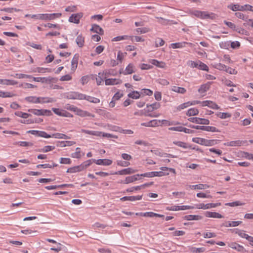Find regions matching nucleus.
<instances>
[{
    "mask_svg": "<svg viewBox=\"0 0 253 253\" xmlns=\"http://www.w3.org/2000/svg\"><path fill=\"white\" fill-rule=\"evenodd\" d=\"M28 133H30L33 135H35L37 136L44 137V138H49V134H48L46 132L43 131H40L36 130H30L27 132Z\"/></svg>",
    "mask_w": 253,
    "mask_h": 253,
    "instance_id": "7",
    "label": "nucleus"
},
{
    "mask_svg": "<svg viewBox=\"0 0 253 253\" xmlns=\"http://www.w3.org/2000/svg\"><path fill=\"white\" fill-rule=\"evenodd\" d=\"M128 96L132 99H137L140 98V94L138 91H133L128 94Z\"/></svg>",
    "mask_w": 253,
    "mask_h": 253,
    "instance_id": "37",
    "label": "nucleus"
},
{
    "mask_svg": "<svg viewBox=\"0 0 253 253\" xmlns=\"http://www.w3.org/2000/svg\"><path fill=\"white\" fill-rule=\"evenodd\" d=\"M235 15L237 17L240 18V19H242L244 20H245V21H248V18L246 17L244 14L241 12H236L235 13Z\"/></svg>",
    "mask_w": 253,
    "mask_h": 253,
    "instance_id": "60",
    "label": "nucleus"
},
{
    "mask_svg": "<svg viewBox=\"0 0 253 253\" xmlns=\"http://www.w3.org/2000/svg\"><path fill=\"white\" fill-rule=\"evenodd\" d=\"M207 131L219 132V130L214 126H204V130Z\"/></svg>",
    "mask_w": 253,
    "mask_h": 253,
    "instance_id": "49",
    "label": "nucleus"
},
{
    "mask_svg": "<svg viewBox=\"0 0 253 253\" xmlns=\"http://www.w3.org/2000/svg\"><path fill=\"white\" fill-rule=\"evenodd\" d=\"M16 143L22 147H31L33 145V143L26 141H19Z\"/></svg>",
    "mask_w": 253,
    "mask_h": 253,
    "instance_id": "43",
    "label": "nucleus"
},
{
    "mask_svg": "<svg viewBox=\"0 0 253 253\" xmlns=\"http://www.w3.org/2000/svg\"><path fill=\"white\" fill-rule=\"evenodd\" d=\"M209 89V86L207 84H203L198 89V92L201 94L205 93Z\"/></svg>",
    "mask_w": 253,
    "mask_h": 253,
    "instance_id": "44",
    "label": "nucleus"
},
{
    "mask_svg": "<svg viewBox=\"0 0 253 253\" xmlns=\"http://www.w3.org/2000/svg\"><path fill=\"white\" fill-rule=\"evenodd\" d=\"M213 15L214 14H213L212 13L210 14L207 12L201 11V13L200 14L199 18L201 19H213Z\"/></svg>",
    "mask_w": 253,
    "mask_h": 253,
    "instance_id": "22",
    "label": "nucleus"
},
{
    "mask_svg": "<svg viewBox=\"0 0 253 253\" xmlns=\"http://www.w3.org/2000/svg\"><path fill=\"white\" fill-rule=\"evenodd\" d=\"M93 163L98 165L110 166L112 164V161L110 159L93 160Z\"/></svg>",
    "mask_w": 253,
    "mask_h": 253,
    "instance_id": "10",
    "label": "nucleus"
},
{
    "mask_svg": "<svg viewBox=\"0 0 253 253\" xmlns=\"http://www.w3.org/2000/svg\"><path fill=\"white\" fill-rule=\"evenodd\" d=\"M241 223L242 221H228L225 223L224 226L226 227H236L241 224Z\"/></svg>",
    "mask_w": 253,
    "mask_h": 253,
    "instance_id": "36",
    "label": "nucleus"
},
{
    "mask_svg": "<svg viewBox=\"0 0 253 253\" xmlns=\"http://www.w3.org/2000/svg\"><path fill=\"white\" fill-rule=\"evenodd\" d=\"M65 11L67 12H75L77 11V6L71 5L68 6L65 8Z\"/></svg>",
    "mask_w": 253,
    "mask_h": 253,
    "instance_id": "57",
    "label": "nucleus"
},
{
    "mask_svg": "<svg viewBox=\"0 0 253 253\" xmlns=\"http://www.w3.org/2000/svg\"><path fill=\"white\" fill-rule=\"evenodd\" d=\"M140 176V174H137L132 176H127L126 177L125 181H121V183L128 184L133 181L138 180V177Z\"/></svg>",
    "mask_w": 253,
    "mask_h": 253,
    "instance_id": "11",
    "label": "nucleus"
},
{
    "mask_svg": "<svg viewBox=\"0 0 253 253\" xmlns=\"http://www.w3.org/2000/svg\"><path fill=\"white\" fill-rule=\"evenodd\" d=\"M60 163L63 164H70L71 160L69 158H61Z\"/></svg>",
    "mask_w": 253,
    "mask_h": 253,
    "instance_id": "61",
    "label": "nucleus"
},
{
    "mask_svg": "<svg viewBox=\"0 0 253 253\" xmlns=\"http://www.w3.org/2000/svg\"><path fill=\"white\" fill-rule=\"evenodd\" d=\"M173 143L177 145V146L182 147L183 148H191L190 145H188V144H187L185 142H182V141H174L173 142Z\"/></svg>",
    "mask_w": 253,
    "mask_h": 253,
    "instance_id": "38",
    "label": "nucleus"
},
{
    "mask_svg": "<svg viewBox=\"0 0 253 253\" xmlns=\"http://www.w3.org/2000/svg\"><path fill=\"white\" fill-rule=\"evenodd\" d=\"M225 71L231 75H236L237 74V71L236 70L230 67L226 66Z\"/></svg>",
    "mask_w": 253,
    "mask_h": 253,
    "instance_id": "54",
    "label": "nucleus"
},
{
    "mask_svg": "<svg viewBox=\"0 0 253 253\" xmlns=\"http://www.w3.org/2000/svg\"><path fill=\"white\" fill-rule=\"evenodd\" d=\"M199 114V110L195 108L189 109L186 115L188 116H196Z\"/></svg>",
    "mask_w": 253,
    "mask_h": 253,
    "instance_id": "34",
    "label": "nucleus"
},
{
    "mask_svg": "<svg viewBox=\"0 0 253 253\" xmlns=\"http://www.w3.org/2000/svg\"><path fill=\"white\" fill-rule=\"evenodd\" d=\"M205 215L207 217L221 218L223 216L220 213L216 212L206 211Z\"/></svg>",
    "mask_w": 253,
    "mask_h": 253,
    "instance_id": "16",
    "label": "nucleus"
},
{
    "mask_svg": "<svg viewBox=\"0 0 253 253\" xmlns=\"http://www.w3.org/2000/svg\"><path fill=\"white\" fill-rule=\"evenodd\" d=\"M161 105L158 102H155L152 104L150 105H147V107H151L152 108V109H148L147 112H152L154 110H156L159 109Z\"/></svg>",
    "mask_w": 253,
    "mask_h": 253,
    "instance_id": "30",
    "label": "nucleus"
},
{
    "mask_svg": "<svg viewBox=\"0 0 253 253\" xmlns=\"http://www.w3.org/2000/svg\"><path fill=\"white\" fill-rule=\"evenodd\" d=\"M55 148V147L54 146L47 145L44 146L42 149H38L37 151L46 153L52 151L54 150Z\"/></svg>",
    "mask_w": 253,
    "mask_h": 253,
    "instance_id": "35",
    "label": "nucleus"
},
{
    "mask_svg": "<svg viewBox=\"0 0 253 253\" xmlns=\"http://www.w3.org/2000/svg\"><path fill=\"white\" fill-rule=\"evenodd\" d=\"M209 187V185L203 184H199L191 186V188H193L194 189H204Z\"/></svg>",
    "mask_w": 253,
    "mask_h": 253,
    "instance_id": "40",
    "label": "nucleus"
},
{
    "mask_svg": "<svg viewBox=\"0 0 253 253\" xmlns=\"http://www.w3.org/2000/svg\"><path fill=\"white\" fill-rule=\"evenodd\" d=\"M68 98L71 99L83 100L84 98V94L78 92H71L68 93Z\"/></svg>",
    "mask_w": 253,
    "mask_h": 253,
    "instance_id": "6",
    "label": "nucleus"
},
{
    "mask_svg": "<svg viewBox=\"0 0 253 253\" xmlns=\"http://www.w3.org/2000/svg\"><path fill=\"white\" fill-rule=\"evenodd\" d=\"M137 171V169H134L130 168H128L118 171H116L114 173V174H119V175H126V174H130L132 173H134Z\"/></svg>",
    "mask_w": 253,
    "mask_h": 253,
    "instance_id": "8",
    "label": "nucleus"
},
{
    "mask_svg": "<svg viewBox=\"0 0 253 253\" xmlns=\"http://www.w3.org/2000/svg\"><path fill=\"white\" fill-rule=\"evenodd\" d=\"M15 115L17 116L21 117L22 118L26 119L31 116V115L26 113H23L21 111H17L15 112Z\"/></svg>",
    "mask_w": 253,
    "mask_h": 253,
    "instance_id": "39",
    "label": "nucleus"
},
{
    "mask_svg": "<svg viewBox=\"0 0 253 253\" xmlns=\"http://www.w3.org/2000/svg\"><path fill=\"white\" fill-rule=\"evenodd\" d=\"M157 18L159 20V22L164 25H167L168 24H177V22L174 21L173 20L170 21L169 20L165 19L162 17H157Z\"/></svg>",
    "mask_w": 253,
    "mask_h": 253,
    "instance_id": "19",
    "label": "nucleus"
},
{
    "mask_svg": "<svg viewBox=\"0 0 253 253\" xmlns=\"http://www.w3.org/2000/svg\"><path fill=\"white\" fill-rule=\"evenodd\" d=\"M216 236L215 233L212 232H207L204 233V237L205 238H210L215 237Z\"/></svg>",
    "mask_w": 253,
    "mask_h": 253,
    "instance_id": "62",
    "label": "nucleus"
},
{
    "mask_svg": "<svg viewBox=\"0 0 253 253\" xmlns=\"http://www.w3.org/2000/svg\"><path fill=\"white\" fill-rule=\"evenodd\" d=\"M199 66H198V69L200 70H202L204 71H208L209 70V67L207 65L204 64V63L199 61Z\"/></svg>",
    "mask_w": 253,
    "mask_h": 253,
    "instance_id": "52",
    "label": "nucleus"
},
{
    "mask_svg": "<svg viewBox=\"0 0 253 253\" xmlns=\"http://www.w3.org/2000/svg\"><path fill=\"white\" fill-rule=\"evenodd\" d=\"M158 83L163 85H168L169 83L168 81L164 79H160L158 80Z\"/></svg>",
    "mask_w": 253,
    "mask_h": 253,
    "instance_id": "64",
    "label": "nucleus"
},
{
    "mask_svg": "<svg viewBox=\"0 0 253 253\" xmlns=\"http://www.w3.org/2000/svg\"><path fill=\"white\" fill-rule=\"evenodd\" d=\"M123 96V93L120 92H116L113 97V99L116 101L119 100Z\"/></svg>",
    "mask_w": 253,
    "mask_h": 253,
    "instance_id": "63",
    "label": "nucleus"
},
{
    "mask_svg": "<svg viewBox=\"0 0 253 253\" xmlns=\"http://www.w3.org/2000/svg\"><path fill=\"white\" fill-rule=\"evenodd\" d=\"M83 169L81 168V167L80 165L75 166L70 168H69L67 170V172L69 173H75L76 172H80L82 171Z\"/></svg>",
    "mask_w": 253,
    "mask_h": 253,
    "instance_id": "29",
    "label": "nucleus"
},
{
    "mask_svg": "<svg viewBox=\"0 0 253 253\" xmlns=\"http://www.w3.org/2000/svg\"><path fill=\"white\" fill-rule=\"evenodd\" d=\"M220 203H209V204H200L196 205V208L198 209H209L212 208H215L217 206H220Z\"/></svg>",
    "mask_w": 253,
    "mask_h": 253,
    "instance_id": "4",
    "label": "nucleus"
},
{
    "mask_svg": "<svg viewBox=\"0 0 253 253\" xmlns=\"http://www.w3.org/2000/svg\"><path fill=\"white\" fill-rule=\"evenodd\" d=\"M81 131L83 133L91 135H94V136H100L101 134H102V132L98 131H92V130H86L84 129H82Z\"/></svg>",
    "mask_w": 253,
    "mask_h": 253,
    "instance_id": "21",
    "label": "nucleus"
},
{
    "mask_svg": "<svg viewBox=\"0 0 253 253\" xmlns=\"http://www.w3.org/2000/svg\"><path fill=\"white\" fill-rule=\"evenodd\" d=\"M76 42L79 47H83L84 43V38L81 35H79L76 39Z\"/></svg>",
    "mask_w": 253,
    "mask_h": 253,
    "instance_id": "28",
    "label": "nucleus"
},
{
    "mask_svg": "<svg viewBox=\"0 0 253 253\" xmlns=\"http://www.w3.org/2000/svg\"><path fill=\"white\" fill-rule=\"evenodd\" d=\"M134 72H135V67L133 64L130 63L126 66L125 71L122 73L125 75H126Z\"/></svg>",
    "mask_w": 253,
    "mask_h": 253,
    "instance_id": "12",
    "label": "nucleus"
},
{
    "mask_svg": "<svg viewBox=\"0 0 253 253\" xmlns=\"http://www.w3.org/2000/svg\"><path fill=\"white\" fill-rule=\"evenodd\" d=\"M244 142L240 140H235L227 142L225 144L229 146H240L243 144Z\"/></svg>",
    "mask_w": 253,
    "mask_h": 253,
    "instance_id": "27",
    "label": "nucleus"
},
{
    "mask_svg": "<svg viewBox=\"0 0 253 253\" xmlns=\"http://www.w3.org/2000/svg\"><path fill=\"white\" fill-rule=\"evenodd\" d=\"M81 157L80 154V148L78 147L76 148V152L72 154V157L76 158H80Z\"/></svg>",
    "mask_w": 253,
    "mask_h": 253,
    "instance_id": "56",
    "label": "nucleus"
},
{
    "mask_svg": "<svg viewBox=\"0 0 253 253\" xmlns=\"http://www.w3.org/2000/svg\"><path fill=\"white\" fill-rule=\"evenodd\" d=\"M161 124V120H153L148 123H143L141 124V126L146 127H155L159 126Z\"/></svg>",
    "mask_w": 253,
    "mask_h": 253,
    "instance_id": "9",
    "label": "nucleus"
},
{
    "mask_svg": "<svg viewBox=\"0 0 253 253\" xmlns=\"http://www.w3.org/2000/svg\"><path fill=\"white\" fill-rule=\"evenodd\" d=\"M90 31L100 35H102L104 34V31L103 29L97 24H93L92 25V28L90 29Z\"/></svg>",
    "mask_w": 253,
    "mask_h": 253,
    "instance_id": "17",
    "label": "nucleus"
},
{
    "mask_svg": "<svg viewBox=\"0 0 253 253\" xmlns=\"http://www.w3.org/2000/svg\"><path fill=\"white\" fill-rule=\"evenodd\" d=\"M183 127H183L182 126H174V127H169V130L183 132Z\"/></svg>",
    "mask_w": 253,
    "mask_h": 253,
    "instance_id": "58",
    "label": "nucleus"
},
{
    "mask_svg": "<svg viewBox=\"0 0 253 253\" xmlns=\"http://www.w3.org/2000/svg\"><path fill=\"white\" fill-rule=\"evenodd\" d=\"M79 58V55L78 54H76L71 62V70L74 71L77 68L78 60Z\"/></svg>",
    "mask_w": 253,
    "mask_h": 253,
    "instance_id": "18",
    "label": "nucleus"
},
{
    "mask_svg": "<svg viewBox=\"0 0 253 253\" xmlns=\"http://www.w3.org/2000/svg\"><path fill=\"white\" fill-rule=\"evenodd\" d=\"M15 96V94L10 92H4V91H0V97L5 98V97H11Z\"/></svg>",
    "mask_w": 253,
    "mask_h": 253,
    "instance_id": "41",
    "label": "nucleus"
},
{
    "mask_svg": "<svg viewBox=\"0 0 253 253\" xmlns=\"http://www.w3.org/2000/svg\"><path fill=\"white\" fill-rule=\"evenodd\" d=\"M171 90L181 94H184L186 91V90L184 87H178L175 86H173L172 87Z\"/></svg>",
    "mask_w": 253,
    "mask_h": 253,
    "instance_id": "32",
    "label": "nucleus"
},
{
    "mask_svg": "<svg viewBox=\"0 0 253 253\" xmlns=\"http://www.w3.org/2000/svg\"><path fill=\"white\" fill-rule=\"evenodd\" d=\"M150 62L157 67L161 68H164L166 67V63L164 62H160L155 59H152L150 61Z\"/></svg>",
    "mask_w": 253,
    "mask_h": 253,
    "instance_id": "25",
    "label": "nucleus"
},
{
    "mask_svg": "<svg viewBox=\"0 0 253 253\" xmlns=\"http://www.w3.org/2000/svg\"><path fill=\"white\" fill-rule=\"evenodd\" d=\"M93 160H94L93 159H92L87 160V161L84 162V163H83L81 165H80L83 170L84 169H86L89 166H90L92 164V163L93 162Z\"/></svg>",
    "mask_w": 253,
    "mask_h": 253,
    "instance_id": "33",
    "label": "nucleus"
},
{
    "mask_svg": "<svg viewBox=\"0 0 253 253\" xmlns=\"http://www.w3.org/2000/svg\"><path fill=\"white\" fill-rule=\"evenodd\" d=\"M192 141L194 143L204 145V144L205 143V139L199 137H194L192 138Z\"/></svg>",
    "mask_w": 253,
    "mask_h": 253,
    "instance_id": "42",
    "label": "nucleus"
},
{
    "mask_svg": "<svg viewBox=\"0 0 253 253\" xmlns=\"http://www.w3.org/2000/svg\"><path fill=\"white\" fill-rule=\"evenodd\" d=\"M184 219L187 220H199L203 218V216L199 215H187L183 217Z\"/></svg>",
    "mask_w": 253,
    "mask_h": 253,
    "instance_id": "20",
    "label": "nucleus"
},
{
    "mask_svg": "<svg viewBox=\"0 0 253 253\" xmlns=\"http://www.w3.org/2000/svg\"><path fill=\"white\" fill-rule=\"evenodd\" d=\"M188 120L189 122L198 124L209 125L210 124L209 120L197 117L189 118L188 119Z\"/></svg>",
    "mask_w": 253,
    "mask_h": 253,
    "instance_id": "3",
    "label": "nucleus"
},
{
    "mask_svg": "<svg viewBox=\"0 0 253 253\" xmlns=\"http://www.w3.org/2000/svg\"><path fill=\"white\" fill-rule=\"evenodd\" d=\"M83 16V13L82 12H79L76 14H72L69 18V21L71 23L75 24H79L80 23V19Z\"/></svg>",
    "mask_w": 253,
    "mask_h": 253,
    "instance_id": "5",
    "label": "nucleus"
},
{
    "mask_svg": "<svg viewBox=\"0 0 253 253\" xmlns=\"http://www.w3.org/2000/svg\"><path fill=\"white\" fill-rule=\"evenodd\" d=\"M226 66H227L225 65L224 64L220 63H217L214 65V67L216 69L221 71H225L226 68Z\"/></svg>",
    "mask_w": 253,
    "mask_h": 253,
    "instance_id": "53",
    "label": "nucleus"
},
{
    "mask_svg": "<svg viewBox=\"0 0 253 253\" xmlns=\"http://www.w3.org/2000/svg\"><path fill=\"white\" fill-rule=\"evenodd\" d=\"M122 83V81L120 79H108L105 80V84L106 85L118 84H121Z\"/></svg>",
    "mask_w": 253,
    "mask_h": 253,
    "instance_id": "14",
    "label": "nucleus"
},
{
    "mask_svg": "<svg viewBox=\"0 0 253 253\" xmlns=\"http://www.w3.org/2000/svg\"><path fill=\"white\" fill-rule=\"evenodd\" d=\"M84 99L86 100L91 103H93L95 104L99 103L100 101V99L97 98L86 95L85 94H84Z\"/></svg>",
    "mask_w": 253,
    "mask_h": 253,
    "instance_id": "24",
    "label": "nucleus"
},
{
    "mask_svg": "<svg viewBox=\"0 0 253 253\" xmlns=\"http://www.w3.org/2000/svg\"><path fill=\"white\" fill-rule=\"evenodd\" d=\"M3 84L5 85H14L17 84L18 82L15 80H8V79H4Z\"/></svg>",
    "mask_w": 253,
    "mask_h": 253,
    "instance_id": "47",
    "label": "nucleus"
},
{
    "mask_svg": "<svg viewBox=\"0 0 253 253\" xmlns=\"http://www.w3.org/2000/svg\"><path fill=\"white\" fill-rule=\"evenodd\" d=\"M217 115L221 119H226V118H230L231 116V115L228 113L220 112Z\"/></svg>",
    "mask_w": 253,
    "mask_h": 253,
    "instance_id": "59",
    "label": "nucleus"
},
{
    "mask_svg": "<svg viewBox=\"0 0 253 253\" xmlns=\"http://www.w3.org/2000/svg\"><path fill=\"white\" fill-rule=\"evenodd\" d=\"M178 124H180V123H179V122L173 123V122H170L166 120H161V124H160L161 125L160 126H161L162 125H164L165 126H171V125H178Z\"/></svg>",
    "mask_w": 253,
    "mask_h": 253,
    "instance_id": "45",
    "label": "nucleus"
},
{
    "mask_svg": "<svg viewBox=\"0 0 253 253\" xmlns=\"http://www.w3.org/2000/svg\"><path fill=\"white\" fill-rule=\"evenodd\" d=\"M186 44H191L186 42H176L171 44V47L173 48H178L185 46Z\"/></svg>",
    "mask_w": 253,
    "mask_h": 253,
    "instance_id": "31",
    "label": "nucleus"
},
{
    "mask_svg": "<svg viewBox=\"0 0 253 253\" xmlns=\"http://www.w3.org/2000/svg\"><path fill=\"white\" fill-rule=\"evenodd\" d=\"M41 98L40 102L39 103H52L56 101V99L54 98L45 97Z\"/></svg>",
    "mask_w": 253,
    "mask_h": 253,
    "instance_id": "23",
    "label": "nucleus"
},
{
    "mask_svg": "<svg viewBox=\"0 0 253 253\" xmlns=\"http://www.w3.org/2000/svg\"><path fill=\"white\" fill-rule=\"evenodd\" d=\"M19 86L24 88H33L36 87V85L29 83L21 84Z\"/></svg>",
    "mask_w": 253,
    "mask_h": 253,
    "instance_id": "51",
    "label": "nucleus"
},
{
    "mask_svg": "<svg viewBox=\"0 0 253 253\" xmlns=\"http://www.w3.org/2000/svg\"><path fill=\"white\" fill-rule=\"evenodd\" d=\"M61 13H56L52 14H41V20H51L61 16Z\"/></svg>",
    "mask_w": 253,
    "mask_h": 253,
    "instance_id": "2",
    "label": "nucleus"
},
{
    "mask_svg": "<svg viewBox=\"0 0 253 253\" xmlns=\"http://www.w3.org/2000/svg\"><path fill=\"white\" fill-rule=\"evenodd\" d=\"M189 106H190V104H189V102L188 101L187 102H185L182 104H180V105L177 106L176 109L178 111H181V110L184 109Z\"/></svg>",
    "mask_w": 253,
    "mask_h": 253,
    "instance_id": "50",
    "label": "nucleus"
},
{
    "mask_svg": "<svg viewBox=\"0 0 253 253\" xmlns=\"http://www.w3.org/2000/svg\"><path fill=\"white\" fill-rule=\"evenodd\" d=\"M244 203H241L240 201H235L232 203H227L225 204V206H228L230 207H236L238 206H242L244 205Z\"/></svg>",
    "mask_w": 253,
    "mask_h": 253,
    "instance_id": "46",
    "label": "nucleus"
},
{
    "mask_svg": "<svg viewBox=\"0 0 253 253\" xmlns=\"http://www.w3.org/2000/svg\"><path fill=\"white\" fill-rule=\"evenodd\" d=\"M28 112H31L33 114L37 116H51L52 112L51 111L45 109H29Z\"/></svg>",
    "mask_w": 253,
    "mask_h": 253,
    "instance_id": "1",
    "label": "nucleus"
},
{
    "mask_svg": "<svg viewBox=\"0 0 253 253\" xmlns=\"http://www.w3.org/2000/svg\"><path fill=\"white\" fill-rule=\"evenodd\" d=\"M204 145L212 146L216 144V141L215 140H208L205 139Z\"/></svg>",
    "mask_w": 253,
    "mask_h": 253,
    "instance_id": "55",
    "label": "nucleus"
},
{
    "mask_svg": "<svg viewBox=\"0 0 253 253\" xmlns=\"http://www.w3.org/2000/svg\"><path fill=\"white\" fill-rule=\"evenodd\" d=\"M59 143L64 144V145H60V147H64L66 146H70L75 144V142L74 141H58Z\"/></svg>",
    "mask_w": 253,
    "mask_h": 253,
    "instance_id": "48",
    "label": "nucleus"
},
{
    "mask_svg": "<svg viewBox=\"0 0 253 253\" xmlns=\"http://www.w3.org/2000/svg\"><path fill=\"white\" fill-rule=\"evenodd\" d=\"M25 100L29 102L39 103L40 102L41 98L36 96H28L25 98Z\"/></svg>",
    "mask_w": 253,
    "mask_h": 253,
    "instance_id": "26",
    "label": "nucleus"
},
{
    "mask_svg": "<svg viewBox=\"0 0 253 253\" xmlns=\"http://www.w3.org/2000/svg\"><path fill=\"white\" fill-rule=\"evenodd\" d=\"M142 195H138L136 196H125L121 198L120 200L122 201H134L137 200H140L142 199Z\"/></svg>",
    "mask_w": 253,
    "mask_h": 253,
    "instance_id": "13",
    "label": "nucleus"
},
{
    "mask_svg": "<svg viewBox=\"0 0 253 253\" xmlns=\"http://www.w3.org/2000/svg\"><path fill=\"white\" fill-rule=\"evenodd\" d=\"M229 246L235 250H237L239 252H243L244 251H246L244 248L241 246L240 245L235 243V242H232L229 244Z\"/></svg>",
    "mask_w": 253,
    "mask_h": 253,
    "instance_id": "15",
    "label": "nucleus"
}]
</instances>
